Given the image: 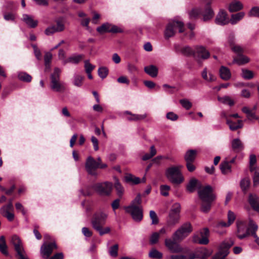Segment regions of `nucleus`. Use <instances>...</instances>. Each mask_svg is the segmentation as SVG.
Returning <instances> with one entry per match:
<instances>
[{
    "label": "nucleus",
    "mask_w": 259,
    "mask_h": 259,
    "mask_svg": "<svg viewBox=\"0 0 259 259\" xmlns=\"http://www.w3.org/2000/svg\"><path fill=\"white\" fill-rule=\"evenodd\" d=\"M209 53L202 46H197L195 47V57L198 58L206 59L209 58Z\"/></svg>",
    "instance_id": "6ab92c4d"
},
{
    "label": "nucleus",
    "mask_w": 259,
    "mask_h": 259,
    "mask_svg": "<svg viewBox=\"0 0 259 259\" xmlns=\"http://www.w3.org/2000/svg\"><path fill=\"white\" fill-rule=\"evenodd\" d=\"M93 188L99 195L108 196L111 193L113 184L111 182L106 181L97 183L93 186Z\"/></svg>",
    "instance_id": "0eeeda50"
},
{
    "label": "nucleus",
    "mask_w": 259,
    "mask_h": 259,
    "mask_svg": "<svg viewBox=\"0 0 259 259\" xmlns=\"http://www.w3.org/2000/svg\"><path fill=\"white\" fill-rule=\"evenodd\" d=\"M220 74L221 78L225 80H229L231 76L230 70L225 66H221L220 68Z\"/></svg>",
    "instance_id": "c756f323"
},
{
    "label": "nucleus",
    "mask_w": 259,
    "mask_h": 259,
    "mask_svg": "<svg viewBox=\"0 0 259 259\" xmlns=\"http://www.w3.org/2000/svg\"><path fill=\"white\" fill-rule=\"evenodd\" d=\"M234 242L231 239L225 240L220 245L219 252L212 259H224L229 253V248Z\"/></svg>",
    "instance_id": "6e6552de"
},
{
    "label": "nucleus",
    "mask_w": 259,
    "mask_h": 259,
    "mask_svg": "<svg viewBox=\"0 0 259 259\" xmlns=\"http://www.w3.org/2000/svg\"><path fill=\"white\" fill-rule=\"evenodd\" d=\"M0 251L3 254L5 255L8 254V252L7 251V246L6 245L5 239L4 236H2L0 237Z\"/></svg>",
    "instance_id": "79ce46f5"
},
{
    "label": "nucleus",
    "mask_w": 259,
    "mask_h": 259,
    "mask_svg": "<svg viewBox=\"0 0 259 259\" xmlns=\"http://www.w3.org/2000/svg\"><path fill=\"white\" fill-rule=\"evenodd\" d=\"M218 100L221 103L224 104H228L230 106H232L234 104V101L228 96H224L222 97L218 96Z\"/></svg>",
    "instance_id": "4c0bfd02"
},
{
    "label": "nucleus",
    "mask_w": 259,
    "mask_h": 259,
    "mask_svg": "<svg viewBox=\"0 0 259 259\" xmlns=\"http://www.w3.org/2000/svg\"><path fill=\"white\" fill-rule=\"evenodd\" d=\"M149 256L152 258L160 259L162 257V253L157 249L153 248L149 252Z\"/></svg>",
    "instance_id": "a18cd8bd"
},
{
    "label": "nucleus",
    "mask_w": 259,
    "mask_h": 259,
    "mask_svg": "<svg viewBox=\"0 0 259 259\" xmlns=\"http://www.w3.org/2000/svg\"><path fill=\"white\" fill-rule=\"evenodd\" d=\"M11 243L14 246L17 253H19L20 252L24 251L21 241L18 236L13 235L12 237Z\"/></svg>",
    "instance_id": "4be33fe9"
},
{
    "label": "nucleus",
    "mask_w": 259,
    "mask_h": 259,
    "mask_svg": "<svg viewBox=\"0 0 259 259\" xmlns=\"http://www.w3.org/2000/svg\"><path fill=\"white\" fill-rule=\"evenodd\" d=\"M180 103L187 110H189L192 107V103L187 99H182L180 101Z\"/></svg>",
    "instance_id": "69168bd1"
},
{
    "label": "nucleus",
    "mask_w": 259,
    "mask_h": 259,
    "mask_svg": "<svg viewBox=\"0 0 259 259\" xmlns=\"http://www.w3.org/2000/svg\"><path fill=\"white\" fill-rule=\"evenodd\" d=\"M241 76L245 79L248 80L252 78L254 76V74L253 72L251 70L246 69H242Z\"/></svg>",
    "instance_id": "49530a36"
},
{
    "label": "nucleus",
    "mask_w": 259,
    "mask_h": 259,
    "mask_svg": "<svg viewBox=\"0 0 259 259\" xmlns=\"http://www.w3.org/2000/svg\"><path fill=\"white\" fill-rule=\"evenodd\" d=\"M156 154V150L154 147V146L153 145L151 146L150 147V153H146L142 157V159L143 160H147L151 158H152L153 156H154Z\"/></svg>",
    "instance_id": "de8ad7c7"
},
{
    "label": "nucleus",
    "mask_w": 259,
    "mask_h": 259,
    "mask_svg": "<svg viewBox=\"0 0 259 259\" xmlns=\"http://www.w3.org/2000/svg\"><path fill=\"white\" fill-rule=\"evenodd\" d=\"M95 66L90 63L89 60L84 61V68L86 73H90L94 69Z\"/></svg>",
    "instance_id": "e2e57ef3"
},
{
    "label": "nucleus",
    "mask_w": 259,
    "mask_h": 259,
    "mask_svg": "<svg viewBox=\"0 0 259 259\" xmlns=\"http://www.w3.org/2000/svg\"><path fill=\"white\" fill-rule=\"evenodd\" d=\"M179 241L178 240H175L173 238L172 239L167 238L165 239L164 243L165 246L171 252L178 253L182 251V248L177 243V242Z\"/></svg>",
    "instance_id": "2eb2a0df"
},
{
    "label": "nucleus",
    "mask_w": 259,
    "mask_h": 259,
    "mask_svg": "<svg viewBox=\"0 0 259 259\" xmlns=\"http://www.w3.org/2000/svg\"><path fill=\"white\" fill-rule=\"evenodd\" d=\"M150 218L152 220V224H157L158 223V219L157 215L154 210L150 211Z\"/></svg>",
    "instance_id": "338daca9"
},
{
    "label": "nucleus",
    "mask_w": 259,
    "mask_h": 259,
    "mask_svg": "<svg viewBox=\"0 0 259 259\" xmlns=\"http://www.w3.org/2000/svg\"><path fill=\"white\" fill-rule=\"evenodd\" d=\"M99 163H97L96 161L92 157L89 156L85 162V167L87 172L91 175L97 176V173L96 170L100 168Z\"/></svg>",
    "instance_id": "9b49d317"
},
{
    "label": "nucleus",
    "mask_w": 259,
    "mask_h": 259,
    "mask_svg": "<svg viewBox=\"0 0 259 259\" xmlns=\"http://www.w3.org/2000/svg\"><path fill=\"white\" fill-rule=\"evenodd\" d=\"M242 111L246 114L247 118L248 120L257 119V117L256 116L255 113L246 106L243 107L242 108Z\"/></svg>",
    "instance_id": "f704fd0d"
},
{
    "label": "nucleus",
    "mask_w": 259,
    "mask_h": 259,
    "mask_svg": "<svg viewBox=\"0 0 259 259\" xmlns=\"http://www.w3.org/2000/svg\"><path fill=\"white\" fill-rule=\"evenodd\" d=\"M22 20L31 28H35L38 24V21L34 20L33 17L27 14H23Z\"/></svg>",
    "instance_id": "b1692460"
},
{
    "label": "nucleus",
    "mask_w": 259,
    "mask_h": 259,
    "mask_svg": "<svg viewBox=\"0 0 259 259\" xmlns=\"http://www.w3.org/2000/svg\"><path fill=\"white\" fill-rule=\"evenodd\" d=\"M57 248L55 242L49 244L44 243L40 248V253L42 257L48 258L50 256L54 249Z\"/></svg>",
    "instance_id": "dca6fc26"
},
{
    "label": "nucleus",
    "mask_w": 259,
    "mask_h": 259,
    "mask_svg": "<svg viewBox=\"0 0 259 259\" xmlns=\"http://www.w3.org/2000/svg\"><path fill=\"white\" fill-rule=\"evenodd\" d=\"M125 113L127 114H130V115H132L131 117H129L128 118V119L130 120H141V119H144V118H145L146 117V114H143V115L132 114V113L128 111H125Z\"/></svg>",
    "instance_id": "3c124183"
},
{
    "label": "nucleus",
    "mask_w": 259,
    "mask_h": 259,
    "mask_svg": "<svg viewBox=\"0 0 259 259\" xmlns=\"http://www.w3.org/2000/svg\"><path fill=\"white\" fill-rule=\"evenodd\" d=\"M244 12H239L236 14H233L230 20L231 23L233 25L236 24L238 21L241 20L244 16Z\"/></svg>",
    "instance_id": "58836bf2"
},
{
    "label": "nucleus",
    "mask_w": 259,
    "mask_h": 259,
    "mask_svg": "<svg viewBox=\"0 0 259 259\" xmlns=\"http://www.w3.org/2000/svg\"><path fill=\"white\" fill-rule=\"evenodd\" d=\"M19 79L25 82H30L32 79L31 76L24 72H19L18 74Z\"/></svg>",
    "instance_id": "c03bdc74"
},
{
    "label": "nucleus",
    "mask_w": 259,
    "mask_h": 259,
    "mask_svg": "<svg viewBox=\"0 0 259 259\" xmlns=\"http://www.w3.org/2000/svg\"><path fill=\"white\" fill-rule=\"evenodd\" d=\"M240 185L242 190L245 193L249 188L250 181L248 179H243L241 181Z\"/></svg>",
    "instance_id": "09e8293b"
},
{
    "label": "nucleus",
    "mask_w": 259,
    "mask_h": 259,
    "mask_svg": "<svg viewBox=\"0 0 259 259\" xmlns=\"http://www.w3.org/2000/svg\"><path fill=\"white\" fill-rule=\"evenodd\" d=\"M201 11L198 9H193L189 13V17L191 19L196 18L200 14Z\"/></svg>",
    "instance_id": "0e129e2a"
},
{
    "label": "nucleus",
    "mask_w": 259,
    "mask_h": 259,
    "mask_svg": "<svg viewBox=\"0 0 259 259\" xmlns=\"http://www.w3.org/2000/svg\"><path fill=\"white\" fill-rule=\"evenodd\" d=\"M61 72V70L59 68L55 67L53 72L51 74L50 88L54 92H62L65 90L63 83L60 80Z\"/></svg>",
    "instance_id": "20e7f679"
},
{
    "label": "nucleus",
    "mask_w": 259,
    "mask_h": 259,
    "mask_svg": "<svg viewBox=\"0 0 259 259\" xmlns=\"http://www.w3.org/2000/svg\"><path fill=\"white\" fill-rule=\"evenodd\" d=\"M124 179L126 182L132 184H138L141 182L145 183L146 182V178L144 177L142 181L138 177H136L132 174H127Z\"/></svg>",
    "instance_id": "5701e85b"
},
{
    "label": "nucleus",
    "mask_w": 259,
    "mask_h": 259,
    "mask_svg": "<svg viewBox=\"0 0 259 259\" xmlns=\"http://www.w3.org/2000/svg\"><path fill=\"white\" fill-rule=\"evenodd\" d=\"M202 238H200L198 235H195L193 237V241L195 243L200 244H207L209 240L207 237L209 235V230L207 228H204L202 232H200Z\"/></svg>",
    "instance_id": "f3484780"
},
{
    "label": "nucleus",
    "mask_w": 259,
    "mask_h": 259,
    "mask_svg": "<svg viewBox=\"0 0 259 259\" xmlns=\"http://www.w3.org/2000/svg\"><path fill=\"white\" fill-rule=\"evenodd\" d=\"M253 185L255 186L259 185V167L254 169Z\"/></svg>",
    "instance_id": "680f3d73"
},
{
    "label": "nucleus",
    "mask_w": 259,
    "mask_h": 259,
    "mask_svg": "<svg viewBox=\"0 0 259 259\" xmlns=\"http://www.w3.org/2000/svg\"><path fill=\"white\" fill-rule=\"evenodd\" d=\"M198 184V181L195 179H191L188 183L187 186V190L190 193H192L195 190L196 187Z\"/></svg>",
    "instance_id": "ea45409f"
},
{
    "label": "nucleus",
    "mask_w": 259,
    "mask_h": 259,
    "mask_svg": "<svg viewBox=\"0 0 259 259\" xmlns=\"http://www.w3.org/2000/svg\"><path fill=\"white\" fill-rule=\"evenodd\" d=\"M65 29L64 24L61 21H56V25H52L48 27L45 30L46 35L49 36L55 33L62 32Z\"/></svg>",
    "instance_id": "4468645a"
},
{
    "label": "nucleus",
    "mask_w": 259,
    "mask_h": 259,
    "mask_svg": "<svg viewBox=\"0 0 259 259\" xmlns=\"http://www.w3.org/2000/svg\"><path fill=\"white\" fill-rule=\"evenodd\" d=\"M108 214L106 212L100 210L94 214L91 221L93 228L98 231L101 236L108 233L110 231L109 227L102 228V226L105 223Z\"/></svg>",
    "instance_id": "f03ea898"
},
{
    "label": "nucleus",
    "mask_w": 259,
    "mask_h": 259,
    "mask_svg": "<svg viewBox=\"0 0 259 259\" xmlns=\"http://www.w3.org/2000/svg\"><path fill=\"white\" fill-rule=\"evenodd\" d=\"M159 233L158 232L153 233L150 237L149 242L151 244H155L158 242Z\"/></svg>",
    "instance_id": "4d7b16f0"
},
{
    "label": "nucleus",
    "mask_w": 259,
    "mask_h": 259,
    "mask_svg": "<svg viewBox=\"0 0 259 259\" xmlns=\"http://www.w3.org/2000/svg\"><path fill=\"white\" fill-rule=\"evenodd\" d=\"M176 27L179 28V32L181 33L183 32L184 23L182 21H176L175 20L169 22L166 25L164 32L165 39H168L175 35Z\"/></svg>",
    "instance_id": "39448f33"
},
{
    "label": "nucleus",
    "mask_w": 259,
    "mask_h": 259,
    "mask_svg": "<svg viewBox=\"0 0 259 259\" xmlns=\"http://www.w3.org/2000/svg\"><path fill=\"white\" fill-rule=\"evenodd\" d=\"M236 217L233 212L229 210L228 212V225H231L234 222Z\"/></svg>",
    "instance_id": "774afa93"
},
{
    "label": "nucleus",
    "mask_w": 259,
    "mask_h": 259,
    "mask_svg": "<svg viewBox=\"0 0 259 259\" xmlns=\"http://www.w3.org/2000/svg\"><path fill=\"white\" fill-rule=\"evenodd\" d=\"M201 75L202 78L207 81L212 82L216 79L215 76L211 73H209L208 74L209 76H207V69L206 68L203 69Z\"/></svg>",
    "instance_id": "a19ab883"
},
{
    "label": "nucleus",
    "mask_w": 259,
    "mask_h": 259,
    "mask_svg": "<svg viewBox=\"0 0 259 259\" xmlns=\"http://www.w3.org/2000/svg\"><path fill=\"white\" fill-rule=\"evenodd\" d=\"M114 187L117 191V193L118 195L121 196L124 191V189L123 187L121 186L119 181L117 179H116V181L114 183Z\"/></svg>",
    "instance_id": "5fc2aeb1"
},
{
    "label": "nucleus",
    "mask_w": 259,
    "mask_h": 259,
    "mask_svg": "<svg viewBox=\"0 0 259 259\" xmlns=\"http://www.w3.org/2000/svg\"><path fill=\"white\" fill-rule=\"evenodd\" d=\"M182 166L173 165L167 168L165 170V176L171 183L178 185L182 183L184 180V177L181 171Z\"/></svg>",
    "instance_id": "7ed1b4c3"
},
{
    "label": "nucleus",
    "mask_w": 259,
    "mask_h": 259,
    "mask_svg": "<svg viewBox=\"0 0 259 259\" xmlns=\"http://www.w3.org/2000/svg\"><path fill=\"white\" fill-rule=\"evenodd\" d=\"M82 58V55H73L69 57L66 60H64V61H63V64L66 65L68 63L77 64L81 60Z\"/></svg>",
    "instance_id": "a878e982"
},
{
    "label": "nucleus",
    "mask_w": 259,
    "mask_h": 259,
    "mask_svg": "<svg viewBox=\"0 0 259 259\" xmlns=\"http://www.w3.org/2000/svg\"><path fill=\"white\" fill-rule=\"evenodd\" d=\"M249 58L246 56L243 55H239L236 58L233 60L234 63L239 65L246 64L249 61Z\"/></svg>",
    "instance_id": "c9c22d12"
},
{
    "label": "nucleus",
    "mask_w": 259,
    "mask_h": 259,
    "mask_svg": "<svg viewBox=\"0 0 259 259\" xmlns=\"http://www.w3.org/2000/svg\"><path fill=\"white\" fill-rule=\"evenodd\" d=\"M192 231V227L189 222H186L181 225L173 234L172 238L175 240L181 241Z\"/></svg>",
    "instance_id": "423d86ee"
},
{
    "label": "nucleus",
    "mask_w": 259,
    "mask_h": 259,
    "mask_svg": "<svg viewBox=\"0 0 259 259\" xmlns=\"http://www.w3.org/2000/svg\"><path fill=\"white\" fill-rule=\"evenodd\" d=\"M14 208L13 206V204L10 203H8V204L4 205L0 209L1 214L4 217L7 219V220L12 222L14 219Z\"/></svg>",
    "instance_id": "f8f14e48"
},
{
    "label": "nucleus",
    "mask_w": 259,
    "mask_h": 259,
    "mask_svg": "<svg viewBox=\"0 0 259 259\" xmlns=\"http://www.w3.org/2000/svg\"><path fill=\"white\" fill-rule=\"evenodd\" d=\"M52 59V54L50 52L46 53L44 57L45 64L46 68H50V64Z\"/></svg>",
    "instance_id": "8fccbe9b"
},
{
    "label": "nucleus",
    "mask_w": 259,
    "mask_h": 259,
    "mask_svg": "<svg viewBox=\"0 0 259 259\" xmlns=\"http://www.w3.org/2000/svg\"><path fill=\"white\" fill-rule=\"evenodd\" d=\"M220 167L222 173L224 175H228L232 171L231 165L227 160L222 162L220 165Z\"/></svg>",
    "instance_id": "cd10ccee"
},
{
    "label": "nucleus",
    "mask_w": 259,
    "mask_h": 259,
    "mask_svg": "<svg viewBox=\"0 0 259 259\" xmlns=\"http://www.w3.org/2000/svg\"><path fill=\"white\" fill-rule=\"evenodd\" d=\"M249 225L250 229V233L254 238V241L255 243L259 246V237L256 234V232L258 229V226L252 220H250Z\"/></svg>",
    "instance_id": "bb28decb"
},
{
    "label": "nucleus",
    "mask_w": 259,
    "mask_h": 259,
    "mask_svg": "<svg viewBox=\"0 0 259 259\" xmlns=\"http://www.w3.org/2000/svg\"><path fill=\"white\" fill-rule=\"evenodd\" d=\"M237 236L240 239H242L250 235L249 228L247 227L245 222L237 220L236 221Z\"/></svg>",
    "instance_id": "9d476101"
},
{
    "label": "nucleus",
    "mask_w": 259,
    "mask_h": 259,
    "mask_svg": "<svg viewBox=\"0 0 259 259\" xmlns=\"http://www.w3.org/2000/svg\"><path fill=\"white\" fill-rule=\"evenodd\" d=\"M141 196L140 194H138L131 204L124 207L125 211L130 213L136 222H140L143 219V208L141 205Z\"/></svg>",
    "instance_id": "f257e3e1"
},
{
    "label": "nucleus",
    "mask_w": 259,
    "mask_h": 259,
    "mask_svg": "<svg viewBox=\"0 0 259 259\" xmlns=\"http://www.w3.org/2000/svg\"><path fill=\"white\" fill-rule=\"evenodd\" d=\"M211 252L207 250L206 248L201 247L197 249L192 258H205L210 255Z\"/></svg>",
    "instance_id": "a211bd4d"
},
{
    "label": "nucleus",
    "mask_w": 259,
    "mask_h": 259,
    "mask_svg": "<svg viewBox=\"0 0 259 259\" xmlns=\"http://www.w3.org/2000/svg\"><path fill=\"white\" fill-rule=\"evenodd\" d=\"M99 76L102 79L105 78L108 75V70L106 67H100L98 71Z\"/></svg>",
    "instance_id": "13d9d810"
},
{
    "label": "nucleus",
    "mask_w": 259,
    "mask_h": 259,
    "mask_svg": "<svg viewBox=\"0 0 259 259\" xmlns=\"http://www.w3.org/2000/svg\"><path fill=\"white\" fill-rule=\"evenodd\" d=\"M118 245L116 244L111 246L109 249V253L110 256L116 257L118 255Z\"/></svg>",
    "instance_id": "864d4df0"
},
{
    "label": "nucleus",
    "mask_w": 259,
    "mask_h": 259,
    "mask_svg": "<svg viewBox=\"0 0 259 259\" xmlns=\"http://www.w3.org/2000/svg\"><path fill=\"white\" fill-rule=\"evenodd\" d=\"M196 151L195 150H188L185 155V159L186 162H193L195 159Z\"/></svg>",
    "instance_id": "e433bc0d"
},
{
    "label": "nucleus",
    "mask_w": 259,
    "mask_h": 259,
    "mask_svg": "<svg viewBox=\"0 0 259 259\" xmlns=\"http://www.w3.org/2000/svg\"><path fill=\"white\" fill-rule=\"evenodd\" d=\"M180 204L179 203H175L172 205L170 212H173V213L180 215Z\"/></svg>",
    "instance_id": "bf43d9fd"
},
{
    "label": "nucleus",
    "mask_w": 259,
    "mask_h": 259,
    "mask_svg": "<svg viewBox=\"0 0 259 259\" xmlns=\"http://www.w3.org/2000/svg\"><path fill=\"white\" fill-rule=\"evenodd\" d=\"M97 31L100 34L106 32L117 33L121 32V30L117 26L109 23H103L97 28Z\"/></svg>",
    "instance_id": "ddd939ff"
},
{
    "label": "nucleus",
    "mask_w": 259,
    "mask_h": 259,
    "mask_svg": "<svg viewBox=\"0 0 259 259\" xmlns=\"http://www.w3.org/2000/svg\"><path fill=\"white\" fill-rule=\"evenodd\" d=\"M145 72L152 77L157 76L158 74V68L153 65L145 67Z\"/></svg>",
    "instance_id": "c85d7f7f"
},
{
    "label": "nucleus",
    "mask_w": 259,
    "mask_h": 259,
    "mask_svg": "<svg viewBox=\"0 0 259 259\" xmlns=\"http://www.w3.org/2000/svg\"><path fill=\"white\" fill-rule=\"evenodd\" d=\"M203 20L204 21H208L211 19L214 13L211 8L210 7L209 4H207L206 6L204 12L203 13Z\"/></svg>",
    "instance_id": "7c9ffc66"
},
{
    "label": "nucleus",
    "mask_w": 259,
    "mask_h": 259,
    "mask_svg": "<svg viewBox=\"0 0 259 259\" xmlns=\"http://www.w3.org/2000/svg\"><path fill=\"white\" fill-rule=\"evenodd\" d=\"M232 148L235 152H239L243 149V145L239 139H235L232 141Z\"/></svg>",
    "instance_id": "72a5a7b5"
},
{
    "label": "nucleus",
    "mask_w": 259,
    "mask_h": 259,
    "mask_svg": "<svg viewBox=\"0 0 259 259\" xmlns=\"http://www.w3.org/2000/svg\"><path fill=\"white\" fill-rule=\"evenodd\" d=\"M180 215L170 212L168 218L167 220V226L168 227H174L179 222Z\"/></svg>",
    "instance_id": "393cba45"
},
{
    "label": "nucleus",
    "mask_w": 259,
    "mask_h": 259,
    "mask_svg": "<svg viewBox=\"0 0 259 259\" xmlns=\"http://www.w3.org/2000/svg\"><path fill=\"white\" fill-rule=\"evenodd\" d=\"M226 13L224 11H221L217 15L215 18V23L218 25H224L229 22Z\"/></svg>",
    "instance_id": "aec40b11"
},
{
    "label": "nucleus",
    "mask_w": 259,
    "mask_h": 259,
    "mask_svg": "<svg viewBox=\"0 0 259 259\" xmlns=\"http://www.w3.org/2000/svg\"><path fill=\"white\" fill-rule=\"evenodd\" d=\"M243 8L242 3L238 1H233L229 5V10L231 12L238 11Z\"/></svg>",
    "instance_id": "2f4dec72"
},
{
    "label": "nucleus",
    "mask_w": 259,
    "mask_h": 259,
    "mask_svg": "<svg viewBox=\"0 0 259 259\" xmlns=\"http://www.w3.org/2000/svg\"><path fill=\"white\" fill-rule=\"evenodd\" d=\"M248 15L250 17H255L259 18V7H254L250 10Z\"/></svg>",
    "instance_id": "052dcab7"
},
{
    "label": "nucleus",
    "mask_w": 259,
    "mask_h": 259,
    "mask_svg": "<svg viewBox=\"0 0 259 259\" xmlns=\"http://www.w3.org/2000/svg\"><path fill=\"white\" fill-rule=\"evenodd\" d=\"M170 187L166 185H161L160 187V192L161 195L163 196H167L169 195V191Z\"/></svg>",
    "instance_id": "6e6d98bb"
},
{
    "label": "nucleus",
    "mask_w": 259,
    "mask_h": 259,
    "mask_svg": "<svg viewBox=\"0 0 259 259\" xmlns=\"http://www.w3.org/2000/svg\"><path fill=\"white\" fill-rule=\"evenodd\" d=\"M250 206L257 211H259V197L255 194L250 193L248 197Z\"/></svg>",
    "instance_id": "412c9836"
},
{
    "label": "nucleus",
    "mask_w": 259,
    "mask_h": 259,
    "mask_svg": "<svg viewBox=\"0 0 259 259\" xmlns=\"http://www.w3.org/2000/svg\"><path fill=\"white\" fill-rule=\"evenodd\" d=\"M83 76L79 74H74L73 76V83L77 87H81L82 85Z\"/></svg>",
    "instance_id": "37998d69"
},
{
    "label": "nucleus",
    "mask_w": 259,
    "mask_h": 259,
    "mask_svg": "<svg viewBox=\"0 0 259 259\" xmlns=\"http://www.w3.org/2000/svg\"><path fill=\"white\" fill-rule=\"evenodd\" d=\"M212 202V201H202L201 207V210L204 213L208 212L211 208Z\"/></svg>",
    "instance_id": "603ef678"
},
{
    "label": "nucleus",
    "mask_w": 259,
    "mask_h": 259,
    "mask_svg": "<svg viewBox=\"0 0 259 259\" xmlns=\"http://www.w3.org/2000/svg\"><path fill=\"white\" fill-rule=\"evenodd\" d=\"M227 123L232 131H235L243 127V121L241 120H238L237 122L227 120Z\"/></svg>",
    "instance_id": "473e14b6"
},
{
    "label": "nucleus",
    "mask_w": 259,
    "mask_h": 259,
    "mask_svg": "<svg viewBox=\"0 0 259 259\" xmlns=\"http://www.w3.org/2000/svg\"><path fill=\"white\" fill-rule=\"evenodd\" d=\"M212 188L209 185H207L199 190L198 193L202 201H213L215 199V196L212 193Z\"/></svg>",
    "instance_id": "1a4fd4ad"
}]
</instances>
